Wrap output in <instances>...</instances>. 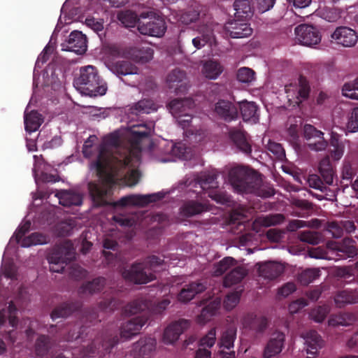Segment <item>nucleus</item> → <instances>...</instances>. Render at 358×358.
I'll list each match as a JSON object with an SVG mask.
<instances>
[{"mask_svg":"<svg viewBox=\"0 0 358 358\" xmlns=\"http://www.w3.org/2000/svg\"><path fill=\"white\" fill-rule=\"evenodd\" d=\"M121 142L120 131L108 134L96 147V157L90 162V169L94 170L101 179V182L88 183L91 199L98 206L107 203L106 198L112 193V187L115 183V176L128 165L134 154L129 143L127 147H123Z\"/></svg>","mask_w":358,"mask_h":358,"instance_id":"obj_1","label":"nucleus"},{"mask_svg":"<svg viewBox=\"0 0 358 358\" xmlns=\"http://www.w3.org/2000/svg\"><path fill=\"white\" fill-rule=\"evenodd\" d=\"M151 306L150 301L143 299H136L124 307L126 314L134 315L142 313L140 315L134 317L123 323L120 327V338L124 340L131 339L139 334L142 327L148 320V309Z\"/></svg>","mask_w":358,"mask_h":358,"instance_id":"obj_2","label":"nucleus"},{"mask_svg":"<svg viewBox=\"0 0 358 358\" xmlns=\"http://www.w3.org/2000/svg\"><path fill=\"white\" fill-rule=\"evenodd\" d=\"M73 85L81 93L90 96H102L107 90L106 84L101 80L97 69L91 65L80 68Z\"/></svg>","mask_w":358,"mask_h":358,"instance_id":"obj_3","label":"nucleus"},{"mask_svg":"<svg viewBox=\"0 0 358 358\" xmlns=\"http://www.w3.org/2000/svg\"><path fill=\"white\" fill-rule=\"evenodd\" d=\"M138 29L141 34L162 37L166 31L164 18L154 12H143L139 16Z\"/></svg>","mask_w":358,"mask_h":358,"instance_id":"obj_4","label":"nucleus"},{"mask_svg":"<svg viewBox=\"0 0 358 358\" xmlns=\"http://www.w3.org/2000/svg\"><path fill=\"white\" fill-rule=\"evenodd\" d=\"M74 248L71 241H66L55 247L48 257L50 271L62 273L65 266L74 259Z\"/></svg>","mask_w":358,"mask_h":358,"instance_id":"obj_5","label":"nucleus"},{"mask_svg":"<svg viewBox=\"0 0 358 358\" xmlns=\"http://www.w3.org/2000/svg\"><path fill=\"white\" fill-rule=\"evenodd\" d=\"M231 185L238 192H255L259 180L245 168L237 166L232 169L229 175Z\"/></svg>","mask_w":358,"mask_h":358,"instance_id":"obj_6","label":"nucleus"},{"mask_svg":"<svg viewBox=\"0 0 358 358\" xmlns=\"http://www.w3.org/2000/svg\"><path fill=\"white\" fill-rule=\"evenodd\" d=\"M31 227L29 221L24 222L22 225L19 226L14 234L15 239L17 243H20L23 248H27L36 245L46 244L49 242V237L41 233H32L28 236L25 234L29 232Z\"/></svg>","mask_w":358,"mask_h":358,"instance_id":"obj_7","label":"nucleus"},{"mask_svg":"<svg viewBox=\"0 0 358 358\" xmlns=\"http://www.w3.org/2000/svg\"><path fill=\"white\" fill-rule=\"evenodd\" d=\"M122 277L135 284H146L156 278L155 274L148 271L143 262H134L129 268L121 270Z\"/></svg>","mask_w":358,"mask_h":358,"instance_id":"obj_8","label":"nucleus"},{"mask_svg":"<svg viewBox=\"0 0 358 358\" xmlns=\"http://www.w3.org/2000/svg\"><path fill=\"white\" fill-rule=\"evenodd\" d=\"M199 185L201 189L208 194V196L217 201L224 203V195L215 190L218 187L217 175L210 172H202L195 178V187Z\"/></svg>","mask_w":358,"mask_h":358,"instance_id":"obj_9","label":"nucleus"},{"mask_svg":"<svg viewBox=\"0 0 358 358\" xmlns=\"http://www.w3.org/2000/svg\"><path fill=\"white\" fill-rule=\"evenodd\" d=\"M152 128L147 124H137L128 127L124 131V135L128 138L129 144L134 153L141 155V143L144 138L151 135Z\"/></svg>","mask_w":358,"mask_h":358,"instance_id":"obj_10","label":"nucleus"},{"mask_svg":"<svg viewBox=\"0 0 358 358\" xmlns=\"http://www.w3.org/2000/svg\"><path fill=\"white\" fill-rule=\"evenodd\" d=\"M140 155H141L138 153H134L132 155V157H131V160H130L129 163L128 164V165L125 168H123L122 169L120 174H117L115 176V183L114 184V185L112 187V193L106 198L107 203L98 206L92 201L94 206L101 207V206H110L113 207V206L111 204V203H114L115 201H110V198L111 197V196L113 194V188L117 185V181L119 178H124L125 182L128 186H134L138 182L141 174L138 170L132 169V170H130L129 171H128L127 173H125V171L127 168H129L131 166V162L134 160H135V161L139 160Z\"/></svg>","mask_w":358,"mask_h":358,"instance_id":"obj_11","label":"nucleus"},{"mask_svg":"<svg viewBox=\"0 0 358 358\" xmlns=\"http://www.w3.org/2000/svg\"><path fill=\"white\" fill-rule=\"evenodd\" d=\"M164 198V194L161 192L148 194L138 195L131 194L122 197L116 202L111 203L113 207H126L127 206H145L150 203L158 201Z\"/></svg>","mask_w":358,"mask_h":358,"instance_id":"obj_12","label":"nucleus"},{"mask_svg":"<svg viewBox=\"0 0 358 358\" xmlns=\"http://www.w3.org/2000/svg\"><path fill=\"white\" fill-rule=\"evenodd\" d=\"M296 40L301 45L313 47L319 44L322 36L319 31L314 27L308 24H300L295 28Z\"/></svg>","mask_w":358,"mask_h":358,"instance_id":"obj_13","label":"nucleus"},{"mask_svg":"<svg viewBox=\"0 0 358 358\" xmlns=\"http://www.w3.org/2000/svg\"><path fill=\"white\" fill-rule=\"evenodd\" d=\"M303 138L307 141V145L311 150L319 152L324 150L328 146V142L324 138V133L317 130L310 124L303 127Z\"/></svg>","mask_w":358,"mask_h":358,"instance_id":"obj_14","label":"nucleus"},{"mask_svg":"<svg viewBox=\"0 0 358 358\" xmlns=\"http://www.w3.org/2000/svg\"><path fill=\"white\" fill-rule=\"evenodd\" d=\"M287 98L290 105L296 106L307 98L309 87L305 80H300L299 84H290L285 86Z\"/></svg>","mask_w":358,"mask_h":358,"instance_id":"obj_15","label":"nucleus"},{"mask_svg":"<svg viewBox=\"0 0 358 358\" xmlns=\"http://www.w3.org/2000/svg\"><path fill=\"white\" fill-rule=\"evenodd\" d=\"M331 37L337 45L345 48L354 47L358 41L357 32L348 27H337Z\"/></svg>","mask_w":358,"mask_h":358,"instance_id":"obj_16","label":"nucleus"},{"mask_svg":"<svg viewBox=\"0 0 358 358\" xmlns=\"http://www.w3.org/2000/svg\"><path fill=\"white\" fill-rule=\"evenodd\" d=\"M285 335L280 331H273L264 346V358H272L280 354L284 347Z\"/></svg>","mask_w":358,"mask_h":358,"instance_id":"obj_17","label":"nucleus"},{"mask_svg":"<svg viewBox=\"0 0 358 358\" xmlns=\"http://www.w3.org/2000/svg\"><path fill=\"white\" fill-rule=\"evenodd\" d=\"M87 38L81 31H73L68 41L62 44V50L74 52L78 55L84 54L87 51Z\"/></svg>","mask_w":358,"mask_h":358,"instance_id":"obj_18","label":"nucleus"},{"mask_svg":"<svg viewBox=\"0 0 358 358\" xmlns=\"http://www.w3.org/2000/svg\"><path fill=\"white\" fill-rule=\"evenodd\" d=\"M304 340V348L308 358L315 357L323 346V341L315 331H307L301 335Z\"/></svg>","mask_w":358,"mask_h":358,"instance_id":"obj_19","label":"nucleus"},{"mask_svg":"<svg viewBox=\"0 0 358 358\" xmlns=\"http://www.w3.org/2000/svg\"><path fill=\"white\" fill-rule=\"evenodd\" d=\"M189 321L185 319L170 324L164 332L163 339L164 343L171 344L176 341L180 335L189 327Z\"/></svg>","mask_w":358,"mask_h":358,"instance_id":"obj_20","label":"nucleus"},{"mask_svg":"<svg viewBox=\"0 0 358 358\" xmlns=\"http://www.w3.org/2000/svg\"><path fill=\"white\" fill-rule=\"evenodd\" d=\"M119 342V336L117 334L106 335L103 338L94 339L87 348L89 354H94L96 350L101 348L105 352H110V350Z\"/></svg>","mask_w":358,"mask_h":358,"instance_id":"obj_21","label":"nucleus"},{"mask_svg":"<svg viewBox=\"0 0 358 358\" xmlns=\"http://www.w3.org/2000/svg\"><path fill=\"white\" fill-rule=\"evenodd\" d=\"M207 286L208 283L206 280L192 282L182 287L178 294V299L180 301L184 303L189 302L195 295L205 291Z\"/></svg>","mask_w":358,"mask_h":358,"instance_id":"obj_22","label":"nucleus"},{"mask_svg":"<svg viewBox=\"0 0 358 358\" xmlns=\"http://www.w3.org/2000/svg\"><path fill=\"white\" fill-rule=\"evenodd\" d=\"M156 340L153 338H141L134 344L132 353L135 358H149L156 348Z\"/></svg>","mask_w":358,"mask_h":358,"instance_id":"obj_23","label":"nucleus"},{"mask_svg":"<svg viewBox=\"0 0 358 358\" xmlns=\"http://www.w3.org/2000/svg\"><path fill=\"white\" fill-rule=\"evenodd\" d=\"M153 49L148 44H141L131 47L127 50V55L130 59L141 64L150 61L153 57Z\"/></svg>","mask_w":358,"mask_h":358,"instance_id":"obj_24","label":"nucleus"},{"mask_svg":"<svg viewBox=\"0 0 358 358\" xmlns=\"http://www.w3.org/2000/svg\"><path fill=\"white\" fill-rule=\"evenodd\" d=\"M194 106V101L191 98H176L171 100L167 107L172 115L176 117L189 112Z\"/></svg>","mask_w":358,"mask_h":358,"instance_id":"obj_25","label":"nucleus"},{"mask_svg":"<svg viewBox=\"0 0 358 358\" xmlns=\"http://www.w3.org/2000/svg\"><path fill=\"white\" fill-rule=\"evenodd\" d=\"M248 20L236 19L231 24L228 29L229 34L232 38H245L250 36L252 33V29L248 23Z\"/></svg>","mask_w":358,"mask_h":358,"instance_id":"obj_26","label":"nucleus"},{"mask_svg":"<svg viewBox=\"0 0 358 358\" xmlns=\"http://www.w3.org/2000/svg\"><path fill=\"white\" fill-rule=\"evenodd\" d=\"M229 138L241 151L249 154L252 148L249 136L241 129H233L229 131Z\"/></svg>","mask_w":358,"mask_h":358,"instance_id":"obj_27","label":"nucleus"},{"mask_svg":"<svg viewBox=\"0 0 358 358\" xmlns=\"http://www.w3.org/2000/svg\"><path fill=\"white\" fill-rule=\"evenodd\" d=\"M221 297L222 294L215 296L212 301L201 309V313L197 317V322L199 323H206L217 313L221 305Z\"/></svg>","mask_w":358,"mask_h":358,"instance_id":"obj_28","label":"nucleus"},{"mask_svg":"<svg viewBox=\"0 0 358 358\" xmlns=\"http://www.w3.org/2000/svg\"><path fill=\"white\" fill-rule=\"evenodd\" d=\"M208 210L206 203L195 200H189L183 203L180 208V213L187 217H191Z\"/></svg>","mask_w":358,"mask_h":358,"instance_id":"obj_29","label":"nucleus"},{"mask_svg":"<svg viewBox=\"0 0 358 358\" xmlns=\"http://www.w3.org/2000/svg\"><path fill=\"white\" fill-rule=\"evenodd\" d=\"M81 305L78 301L64 302L56 306L52 311L50 317L52 320L64 318L77 311Z\"/></svg>","mask_w":358,"mask_h":358,"instance_id":"obj_30","label":"nucleus"},{"mask_svg":"<svg viewBox=\"0 0 358 358\" xmlns=\"http://www.w3.org/2000/svg\"><path fill=\"white\" fill-rule=\"evenodd\" d=\"M284 271V266L276 262H266L259 265V273L261 276L267 279H273L280 275Z\"/></svg>","mask_w":358,"mask_h":358,"instance_id":"obj_31","label":"nucleus"},{"mask_svg":"<svg viewBox=\"0 0 358 358\" xmlns=\"http://www.w3.org/2000/svg\"><path fill=\"white\" fill-rule=\"evenodd\" d=\"M238 104V108L244 121L250 122L251 123H256L258 122L259 117L257 113V106L255 102L243 101Z\"/></svg>","mask_w":358,"mask_h":358,"instance_id":"obj_32","label":"nucleus"},{"mask_svg":"<svg viewBox=\"0 0 358 358\" xmlns=\"http://www.w3.org/2000/svg\"><path fill=\"white\" fill-rule=\"evenodd\" d=\"M186 73L184 71L175 69L167 76L166 82L170 89H174L176 93L182 91L183 80Z\"/></svg>","mask_w":358,"mask_h":358,"instance_id":"obj_33","label":"nucleus"},{"mask_svg":"<svg viewBox=\"0 0 358 358\" xmlns=\"http://www.w3.org/2000/svg\"><path fill=\"white\" fill-rule=\"evenodd\" d=\"M59 203L66 207L80 206L83 203V196L80 193L66 190L58 196Z\"/></svg>","mask_w":358,"mask_h":358,"instance_id":"obj_34","label":"nucleus"},{"mask_svg":"<svg viewBox=\"0 0 358 358\" xmlns=\"http://www.w3.org/2000/svg\"><path fill=\"white\" fill-rule=\"evenodd\" d=\"M42 115L36 110H31L29 113L24 114V127L25 130L29 133H32L38 129L43 123Z\"/></svg>","mask_w":358,"mask_h":358,"instance_id":"obj_35","label":"nucleus"},{"mask_svg":"<svg viewBox=\"0 0 358 358\" xmlns=\"http://www.w3.org/2000/svg\"><path fill=\"white\" fill-rule=\"evenodd\" d=\"M235 17L236 19L249 20L252 16V10L249 0H236L234 3Z\"/></svg>","mask_w":358,"mask_h":358,"instance_id":"obj_36","label":"nucleus"},{"mask_svg":"<svg viewBox=\"0 0 358 358\" xmlns=\"http://www.w3.org/2000/svg\"><path fill=\"white\" fill-rule=\"evenodd\" d=\"M106 283V279L103 277H98L83 284L80 292L83 294H94L101 291Z\"/></svg>","mask_w":358,"mask_h":358,"instance_id":"obj_37","label":"nucleus"},{"mask_svg":"<svg viewBox=\"0 0 358 358\" xmlns=\"http://www.w3.org/2000/svg\"><path fill=\"white\" fill-rule=\"evenodd\" d=\"M330 145L332 147V149L330 150L331 157L334 161L340 160L342 158L345 151L344 143L340 141L336 134H332L330 140Z\"/></svg>","mask_w":358,"mask_h":358,"instance_id":"obj_38","label":"nucleus"},{"mask_svg":"<svg viewBox=\"0 0 358 358\" xmlns=\"http://www.w3.org/2000/svg\"><path fill=\"white\" fill-rule=\"evenodd\" d=\"M221 72V66L216 61H206L202 67V73L208 79H216Z\"/></svg>","mask_w":358,"mask_h":358,"instance_id":"obj_39","label":"nucleus"},{"mask_svg":"<svg viewBox=\"0 0 358 358\" xmlns=\"http://www.w3.org/2000/svg\"><path fill=\"white\" fill-rule=\"evenodd\" d=\"M319 170L326 183L328 185L332 184L334 181V171L329 157H326L321 160Z\"/></svg>","mask_w":358,"mask_h":358,"instance_id":"obj_40","label":"nucleus"},{"mask_svg":"<svg viewBox=\"0 0 358 358\" xmlns=\"http://www.w3.org/2000/svg\"><path fill=\"white\" fill-rule=\"evenodd\" d=\"M213 278H220V282L217 287L215 286L213 288V295L218 294L222 292L224 289V259L220 260L218 263L214 264L211 270Z\"/></svg>","mask_w":358,"mask_h":358,"instance_id":"obj_41","label":"nucleus"},{"mask_svg":"<svg viewBox=\"0 0 358 358\" xmlns=\"http://www.w3.org/2000/svg\"><path fill=\"white\" fill-rule=\"evenodd\" d=\"M114 71L119 76L136 74L138 68L128 61H118L114 65Z\"/></svg>","mask_w":358,"mask_h":358,"instance_id":"obj_42","label":"nucleus"},{"mask_svg":"<svg viewBox=\"0 0 358 358\" xmlns=\"http://www.w3.org/2000/svg\"><path fill=\"white\" fill-rule=\"evenodd\" d=\"M50 348V339L48 336L40 335L35 343V350L38 356L43 357L48 352Z\"/></svg>","mask_w":358,"mask_h":358,"instance_id":"obj_43","label":"nucleus"},{"mask_svg":"<svg viewBox=\"0 0 358 358\" xmlns=\"http://www.w3.org/2000/svg\"><path fill=\"white\" fill-rule=\"evenodd\" d=\"M354 320L352 315L348 313H341L331 315L328 321L329 325L332 327L348 326Z\"/></svg>","mask_w":358,"mask_h":358,"instance_id":"obj_44","label":"nucleus"},{"mask_svg":"<svg viewBox=\"0 0 358 358\" xmlns=\"http://www.w3.org/2000/svg\"><path fill=\"white\" fill-rule=\"evenodd\" d=\"M118 20L127 27H133L137 23L138 24L139 17L133 11L125 10L117 15Z\"/></svg>","mask_w":358,"mask_h":358,"instance_id":"obj_45","label":"nucleus"},{"mask_svg":"<svg viewBox=\"0 0 358 358\" xmlns=\"http://www.w3.org/2000/svg\"><path fill=\"white\" fill-rule=\"evenodd\" d=\"M246 270L243 267H237L233 269L226 277H225V287L229 285L236 284L242 280V279L246 275Z\"/></svg>","mask_w":358,"mask_h":358,"instance_id":"obj_46","label":"nucleus"},{"mask_svg":"<svg viewBox=\"0 0 358 358\" xmlns=\"http://www.w3.org/2000/svg\"><path fill=\"white\" fill-rule=\"evenodd\" d=\"M96 140L97 137L95 135H91L85 141L82 150L85 158L90 159L94 155L97 156L96 147L94 148L93 146Z\"/></svg>","mask_w":358,"mask_h":358,"instance_id":"obj_47","label":"nucleus"},{"mask_svg":"<svg viewBox=\"0 0 358 358\" xmlns=\"http://www.w3.org/2000/svg\"><path fill=\"white\" fill-rule=\"evenodd\" d=\"M334 301L337 306L341 307L348 303L358 302V297L354 296L350 292L343 291L336 294Z\"/></svg>","mask_w":358,"mask_h":358,"instance_id":"obj_48","label":"nucleus"},{"mask_svg":"<svg viewBox=\"0 0 358 358\" xmlns=\"http://www.w3.org/2000/svg\"><path fill=\"white\" fill-rule=\"evenodd\" d=\"M342 94L348 98L358 100V78L345 83L342 88Z\"/></svg>","mask_w":358,"mask_h":358,"instance_id":"obj_49","label":"nucleus"},{"mask_svg":"<svg viewBox=\"0 0 358 358\" xmlns=\"http://www.w3.org/2000/svg\"><path fill=\"white\" fill-rule=\"evenodd\" d=\"M132 110L135 111L136 114H148L150 112L155 110L156 108L152 101L149 99H143L137 102L132 108Z\"/></svg>","mask_w":358,"mask_h":358,"instance_id":"obj_50","label":"nucleus"},{"mask_svg":"<svg viewBox=\"0 0 358 358\" xmlns=\"http://www.w3.org/2000/svg\"><path fill=\"white\" fill-rule=\"evenodd\" d=\"M236 76L238 80L243 83H250L255 80V72L248 67L238 69Z\"/></svg>","mask_w":358,"mask_h":358,"instance_id":"obj_51","label":"nucleus"},{"mask_svg":"<svg viewBox=\"0 0 358 358\" xmlns=\"http://www.w3.org/2000/svg\"><path fill=\"white\" fill-rule=\"evenodd\" d=\"M284 220V217L280 214L270 215L265 217H259L257 222L264 227H270L280 224Z\"/></svg>","mask_w":358,"mask_h":358,"instance_id":"obj_52","label":"nucleus"},{"mask_svg":"<svg viewBox=\"0 0 358 358\" xmlns=\"http://www.w3.org/2000/svg\"><path fill=\"white\" fill-rule=\"evenodd\" d=\"M320 275V271L317 268H309L303 271L299 275V280L303 285H308L313 282Z\"/></svg>","mask_w":358,"mask_h":358,"instance_id":"obj_53","label":"nucleus"},{"mask_svg":"<svg viewBox=\"0 0 358 358\" xmlns=\"http://www.w3.org/2000/svg\"><path fill=\"white\" fill-rule=\"evenodd\" d=\"M236 337V324L231 323L225 332V349L230 350L234 347V343Z\"/></svg>","mask_w":358,"mask_h":358,"instance_id":"obj_54","label":"nucleus"},{"mask_svg":"<svg viewBox=\"0 0 358 358\" xmlns=\"http://www.w3.org/2000/svg\"><path fill=\"white\" fill-rule=\"evenodd\" d=\"M145 265H146V268L148 271L155 272L157 268L161 266H162L164 263L163 259L155 256L152 255L148 257L144 262H143Z\"/></svg>","mask_w":358,"mask_h":358,"instance_id":"obj_55","label":"nucleus"},{"mask_svg":"<svg viewBox=\"0 0 358 358\" xmlns=\"http://www.w3.org/2000/svg\"><path fill=\"white\" fill-rule=\"evenodd\" d=\"M329 310V306L317 307L312 310L310 317L316 322H321L325 319Z\"/></svg>","mask_w":358,"mask_h":358,"instance_id":"obj_56","label":"nucleus"},{"mask_svg":"<svg viewBox=\"0 0 358 358\" xmlns=\"http://www.w3.org/2000/svg\"><path fill=\"white\" fill-rule=\"evenodd\" d=\"M240 291H233L228 293L225 297V310L236 307L239 302Z\"/></svg>","mask_w":358,"mask_h":358,"instance_id":"obj_57","label":"nucleus"},{"mask_svg":"<svg viewBox=\"0 0 358 358\" xmlns=\"http://www.w3.org/2000/svg\"><path fill=\"white\" fill-rule=\"evenodd\" d=\"M346 129L348 132H356L358 130V107L355 108L348 119L346 125Z\"/></svg>","mask_w":358,"mask_h":358,"instance_id":"obj_58","label":"nucleus"},{"mask_svg":"<svg viewBox=\"0 0 358 358\" xmlns=\"http://www.w3.org/2000/svg\"><path fill=\"white\" fill-rule=\"evenodd\" d=\"M238 115L237 106L231 101L225 102V122L236 119Z\"/></svg>","mask_w":358,"mask_h":358,"instance_id":"obj_59","label":"nucleus"},{"mask_svg":"<svg viewBox=\"0 0 358 358\" xmlns=\"http://www.w3.org/2000/svg\"><path fill=\"white\" fill-rule=\"evenodd\" d=\"M216 331L215 329H211L208 333L201 338L199 341L200 346L211 348L215 342Z\"/></svg>","mask_w":358,"mask_h":358,"instance_id":"obj_60","label":"nucleus"},{"mask_svg":"<svg viewBox=\"0 0 358 358\" xmlns=\"http://www.w3.org/2000/svg\"><path fill=\"white\" fill-rule=\"evenodd\" d=\"M211 33L202 34L201 36H197L192 39L193 45L197 48L201 49L204 47L206 44L211 42Z\"/></svg>","mask_w":358,"mask_h":358,"instance_id":"obj_61","label":"nucleus"},{"mask_svg":"<svg viewBox=\"0 0 358 358\" xmlns=\"http://www.w3.org/2000/svg\"><path fill=\"white\" fill-rule=\"evenodd\" d=\"M267 148L268 150L276 155L278 159H282L285 157V151L280 144L273 141H268Z\"/></svg>","mask_w":358,"mask_h":358,"instance_id":"obj_62","label":"nucleus"},{"mask_svg":"<svg viewBox=\"0 0 358 358\" xmlns=\"http://www.w3.org/2000/svg\"><path fill=\"white\" fill-rule=\"evenodd\" d=\"M339 250L345 252L349 256H352L357 254V248L355 245V242L350 238L343 240L342 248H338Z\"/></svg>","mask_w":358,"mask_h":358,"instance_id":"obj_63","label":"nucleus"},{"mask_svg":"<svg viewBox=\"0 0 358 358\" xmlns=\"http://www.w3.org/2000/svg\"><path fill=\"white\" fill-rule=\"evenodd\" d=\"M199 17V13L196 10H189L181 15L180 20L182 23L189 24L195 22Z\"/></svg>","mask_w":358,"mask_h":358,"instance_id":"obj_64","label":"nucleus"}]
</instances>
